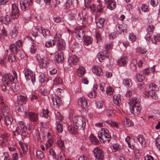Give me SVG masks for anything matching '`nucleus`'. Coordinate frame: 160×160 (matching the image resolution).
Here are the masks:
<instances>
[{
	"label": "nucleus",
	"instance_id": "obj_19",
	"mask_svg": "<svg viewBox=\"0 0 160 160\" xmlns=\"http://www.w3.org/2000/svg\"><path fill=\"white\" fill-rule=\"evenodd\" d=\"M78 102L79 105L84 108H87L88 106L87 100L83 97L80 98L78 100Z\"/></svg>",
	"mask_w": 160,
	"mask_h": 160
},
{
	"label": "nucleus",
	"instance_id": "obj_56",
	"mask_svg": "<svg viewBox=\"0 0 160 160\" xmlns=\"http://www.w3.org/2000/svg\"><path fill=\"white\" fill-rule=\"evenodd\" d=\"M129 39L132 42H134L136 39L135 36L132 33H130L129 36Z\"/></svg>",
	"mask_w": 160,
	"mask_h": 160
},
{
	"label": "nucleus",
	"instance_id": "obj_35",
	"mask_svg": "<svg viewBox=\"0 0 160 160\" xmlns=\"http://www.w3.org/2000/svg\"><path fill=\"white\" fill-rule=\"evenodd\" d=\"M56 128L59 133H61L63 131L62 124L60 123L59 122L57 121L56 122Z\"/></svg>",
	"mask_w": 160,
	"mask_h": 160
},
{
	"label": "nucleus",
	"instance_id": "obj_61",
	"mask_svg": "<svg viewBox=\"0 0 160 160\" xmlns=\"http://www.w3.org/2000/svg\"><path fill=\"white\" fill-rule=\"evenodd\" d=\"M141 9L142 11L143 12H146L148 11V9L147 6L144 4H143L142 5L141 7Z\"/></svg>",
	"mask_w": 160,
	"mask_h": 160
},
{
	"label": "nucleus",
	"instance_id": "obj_42",
	"mask_svg": "<svg viewBox=\"0 0 160 160\" xmlns=\"http://www.w3.org/2000/svg\"><path fill=\"white\" fill-rule=\"evenodd\" d=\"M41 31L43 36L44 37L49 36L50 34V31L47 29H43L41 28Z\"/></svg>",
	"mask_w": 160,
	"mask_h": 160
},
{
	"label": "nucleus",
	"instance_id": "obj_46",
	"mask_svg": "<svg viewBox=\"0 0 160 160\" xmlns=\"http://www.w3.org/2000/svg\"><path fill=\"white\" fill-rule=\"evenodd\" d=\"M53 81L55 84H61L62 83V79L58 76L56 77Z\"/></svg>",
	"mask_w": 160,
	"mask_h": 160
},
{
	"label": "nucleus",
	"instance_id": "obj_49",
	"mask_svg": "<svg viewBox=\"0 0 160 160\" xmlns=\"http://www.w3.org/2000/svg\"><path fill=\"white\" fill-rule=\"evenodd\" d=\"M137 80L140 82H142L144 78V76L142 74H141L140 73H138L136 76Z\"/></svg>",
	"mask_w": 160,
	"mask_h": 160
},
{
	"label": "nucleus",
	"instance_id": "obj_62",
	"mask_svg": "<svg viewBox=\"0 0 160 160\" xmlns=\"http://www.w3.org/2000/svg\"><path fill=\"white\" fill-rule=\"evenodd\" d=\"M154 27L152 25H151L148 26L147 29V31L148 32L152 33Z\"/></svg>",
	"mask_w": 160,
	"mask_h": 160
},
{
	"label": "nucleus",
	"instance_id": "obj_28",
	"mask_svg": "<svg viewBox=\"0 0 160 160\" xmlns=\"http://www.w3.org/2000/svg\"><path fill=\"white\" fill-rule=\"evenodd\" d=\"M85 71L84 67H79L77 71V75L79 77H82L83 76Z\"/></svg>",
	"mask_w": 160,
	"mask_h": 160
},
{
	"label": "nucleus",
	"instance_id": "obj_16",
	"mask_svg": "<svg viewBox=\"0 0 160 160\" xmlns=\"http://www.w3.org/2000/svg\"><path fill=\"white\" fill-rule=\"evenodd\" d=\"M64 60L63 54L61 52L56 53L55 56L54 61L58 63H61Z\"/></svg>",
	"mask_w": 160,
	"mask_h": 160
},
{
	"label": "nucleus",
	"instance_id": "obj_48",
	"mask_svg": "<svg viewBox=\"0 0 160 160\" xmlns=\"http://www.w3.org/2000/svg\"><path fill=\"white\" fill-rule=\"evenodd\" d=\"M36 156L38 158L41 159L44 158V155L42 152L37 151L36 152Z\"/></svg>",
	"mask_w": 160,
	"mask_h": 160
},
{
	"label": "nucleus",
	"instance_id": "obj_5",
	"mask_svg": "<svg viewBox=\"0 0 160 160\" xmlns=\"http://www.w3.org/2000/svg\"><path fill=\"white\" fill-rule=\"evenodd\" d=\"M148 86L149 90L145 94L144 97L150 98L155 100H157L158 97L155 93V91L157 88V86L154 83H152L150 84Z\"/></svg>",
	"mask_w": 160,
	"mask_h": 160
},
{
	"label": "nucleus",
	"instance_id": "obj_17",
	"mask_svg": "<svg viewBox=\"0 0 160 160\" xmlns=\"http://www.w3.org/2000/svg\"><path fill=\"white\" fill-rule=\"evenodd\" d=\"M72 32L73 34H75L76 37L79 39L82 38H84L85 37L84 31L81 29L75 31V32Z\"/></svg>",
	"mask_w": 160,
	"mask_h": 160
},
{
	"label": "nucleus",
	"instance_id": "obj_3",
	"mask_svg": "<svg viewBox=\"0 0 160 160\" xmlns=\"http://www.w3.org/2000/svg\"><path fill=\"white\" fill-rule=\"evenodd\" d=\"M18 127L15 130L13 131V133L15 136L19 135L22 133L21 136L23 140L24 139H29V135L25 132L26 128L25 125L23 122L19 121L17 123Z\"/></svg>",
	"mask_w": 160,
	"mask_h": 160
},
{
	"label": "nucleus",
	"instance_id": "obj_51",
	"mask_svg": "<svg viewBox=\"0 0 160 160\" xmlns=\"http://www.w3.org/2000/svg\"><path fill=\"white\" fill-rule=\"evenodd\" d=\"M114 91V89L111 87H108L106 89V93L108 95H111L113 94Z\"/></svg>",
	"mask_w": 160,
	"mask_h": 160
},
{
	"label": "nucleus",
	"instance_id": "obj_8",
	"mask_svg": "<svg viewBox=\"0 0 160 160\" xmlns=\"http://www.w3.org/2000/svg\"><path fill=\"white\" fill-rule=\"evenodd\" d=\"M25 118H29L30 120L33 122L37 121L38 119V114L32 112L25 111L24 112Z\"/></svg>",
	"mask_w": 160,
	"mask_h": 160
},
{
	"label": "nucleus",
	"instance_id": "obj_40",
	"mask_svg": "<svg viewBox=\"0 0 160 160\" xmlns=\"http://www.w3.org/2000/svg\"><path fill=\"white\" fill-rule=\"evenodd\" d=\"M46 76V75L45 73H40L38 77L39 82L41 83L43 82L45 80Z\"/></svg>",
	"mask_w": 160,
	"mask_h": 160
},
{
	"label": "nucleus",
	"instance_id": "obj_25",
	"mask_svg": "<svg viewBox=\"0 0 160 160\" xmlns=\"http://www.w3.org/2000/svg\"><path fill=\"white\" fill-rule=\"evenodd\" d=\"M105 19L102 18H99L96 22V24L98 27L102 28L103 26Z\"/></svg>",
	"mask_w": 160,
	"mask_h": 160
},
{
	"label": "nucleus",
	"instance_id": "obj_41",
	"mask_svg": "<svg viewBox=\"0 0 160 160\" xmlns=\"http://www.w3.org/2000/svg\"><path fill=\"white\" fill-rule=\"evenodd\" d=\"M136 52L141 54H145L148 53V52L147 50L144 48H137Z\"/></svg>",
	"mask_w": 160,
	"mask_h": 160
},
{
	"label": "nucleus",
	"instance_id": "obj_7",
	"mask_svg": "<svg viewBox=\"0 0 160 160\" xmlns=\"http://www.w3.org/2000/svg\"><path fill=\"white\" fill-rule=\"evenodd\" d=\"M37 60L39 67L41 68H47L49 64L50 60L47 58L41 57L39 56L36 57Z\"/></svg>",
	"mask_w": 160,
	"mask_h": 160
},
{
	"label": "nucleus",
	"instance_id": "obj_38",
	"mask_svg": "<svg viewBox=\"0 0 160 160\" xmlns=\"http://www.w3.org/2000/svg\"><path fill=\"white\" fill-rule=\"evenodd\" d=\"M55 44V41L52 40H48L45 42V45L47 48H50L54 46Z\"/></svg>",
	"mask_w": 160,
	"mask_h": 160
},
{
	"label": "nucleus",
	"instance_id": "obj_21",
	"mask_svg": "<svg viewBox=\"0 0 160 160\" xmlns=\"http://www.w3.org/2000/svg\"><path fill=\"white\" fill-rule=\"evenodd\" d=\"M128 58L126 56H123L118 61V65L121 66H126L128 62Z\"/></svg>",
	"mask_w": 160,
	"mask_h": 160
},
{
	"label": "nucleus",
	"instance_id": "obj_26",
	"mask_svg": "<svg viewBox=\"0 0 160 160\" xmlns=\"http://www.w3.org/2000/svg\"><path fill=\"white\" fill-rule=\"evenodd\" d=\"M107 8L111 10L114 9L116 7V3L113 0H110L108 2Z\"/></svg>",
	"mask_w": 160,
	"mask_h": 160
},
{
	"label": "nucleus",
	"instance_id": "obj_9",
	"mask_svg": "<svg viewBox=\"0 0 160 160\" xmlns=\"http://www.w3.org/2000/svg\"><path fill=\"white\" fill-rule=\"evenodd\" d=\"M19 12L17 7V4L16 3H14L12 5L11 16L13 19H15L19 17Z\"/></svg>",
	"mask_w": 160,
	"mask_h": 160
},
{
	"label": "nucleus",
	"instance_id": "obj_6",
	"mask_svg": "<svg viewBox=\"0 0 160 160\" xmlns=\"http://www.w3.org/2000/svg\"><path fill=\"white\" fill-rule=\"evenodd\" d=\"M23 73L27 81L31 80L34 84L36 81L35 74V73L30 69L26 68L23 71Z\"/></svg>",
	"mask_w": 160,
	"mask_h": 160
},
{
	"label": "nucleus",
	"instance_id": "obj_18",
	"mask_svg": "<svg viewBox=\"0 0 160 160\" xmlns=\"http://www.w3.org/2000/svg\"><path fill=\"white\" fill-rule=\"evenodd\" d=\"M57 46L58 50H64L66 48V43L65 41L63 39H61L57 42Z\"/></svg>",
	"mask_w": 160,
	"mask_h": 160
},
{
	"label": "nucleus",
	"instance_id": "obj_20",
	"mask_svg": "<svg viewBox=\"0 0 160 160\" xmlns=\"http://www.w3.org/2000/svg\"><path fill=\"white\" fill-rule=\"evenodd\" d=\"M8 39V33L4 28L2 29L0 33V39L1 41H5Z\"/></svg>",
	"mask_w": 160,
	"mask_h": 160
},
{
	"label": "nucleus",
	"instance_id": "obj_27",
	"mask_svg": "<svg viewBox=\"0 0 160 160\" xmlns=\"http://www.w3.org/2000/svg\"><path fill=\"white\" fill-rule=\"evenodd\" d=\"M114 103L117 106H118L119 103L121 102V96L119 95H115L113 96Z\"/></svg>",
	"mask_w": 160,
	"mask_h": 160
},
{
	"label": "nucleus",
	"instance_id": "obj_53",
	"mask_svg": "<svg viewBox=\"0 0 160 160\" xmlns=\"http://www.w3.org/2000/svg\"><path fill=\"white\" fill-rule=\"evenodd\" d=\"M61 35L60 34L58 33H57L54 36L53 38V39L52 40H53L54 41H55V42L56 41H58L59 40H61Z\"/></svg>",
	"mask_w": 160,
	"mask_h": 160
},
{
	"label": "nucleus",
	"instance_id": "obj_29",
	"mask_svg": "<svg viewBox=\"0 0 160 160\" xmlns=\"http://www.w3.org/2000/svg\"><path fill=\"white\" fill-rule=\"evenodd\" d=\"M41 27L40 26H37L35 28L33 29L32 32V36L35 38L38 36V32L41 31Z\"/></svg>",
	"mask_w": 160,
	"mask_h": 160
},
{
	"label": "nucleus",
	"instance_id": "obj_60",
	"mask_svg": "<svg viewBox=\"0 0 160 160\" xmlns=\"http://www.w3.org/2000/svg\"><path fill=\"white\" fill-rule=\"evenodd\" d=\"M136 59H134L133 60L131 64V69L134 70L136 68Z\"/></svg>",
	"mask_w": 160,
	"mask_h": 160
},
{
	"label": "nucleus",
	"instance_id": "obj_63",
	"mask_svg": "<svg viewBox=\"0 0 160 160\" xmlns=\"http://www.w3.org/2000/svg\"><path fill=\"white\" fill-rule=\"evenodd\" d=\"M150 4L152 6L155 7L158 5V0H151Z\"/></svg>",
	"mask_w": 160,
	"mask_h": 160
},
{
	"label": "nucleus",
	"instance_id": "obj_58",
	"mask_svg": "<svg viewBox=\"0 0 160 160\" xmlns=\"http://www.w3.org/2000/svg\"><path fill=\"white\" fill-rule=\"evenodd\" d=\"M135 156L136 158L139 159L141 156V152L138 149H136L134 151Z\"/></svg>",
	"mask_w": 160,
	"mask_h": 160
},
{
	"label": "nucleus",
	"instance_id": "obj_23",
	"mask_svg": "<svg viewBox=\"0 0 160 160\" xmlns=\"http://www.w3.org/2000/svg\"><path fill=\"white\" fill-rule=\"evenodd\" d=\"M17 98V102L18 104L20 105H22L23 104H25L27 100L26 97L22 95L18 96Z\"/></svg>",
	"mask_w": 160,
	"mask_h": 160
},
{
	"label": "nucleus",
	"instance_id": "obj_37",
	"mask_svg": "<svg viewBox=\"0 0 160 160\" xmlns=\"http://www.w3.org/2000/svg\"><path fill=\"white\" fill-rule=\"evenodd\" d=\"M139 107L136 106H132L130 107V109L131 112L134 114H138V112H139Z\"/></svg>",
	"mask_w": 160,
	"mask_h": 160
},
{
	"label": "nucleus",
	"instance_id": "obj_34",
	"mask_svg": "<svg viewBox=\"0 0 160 160\" xmlns=\"http://www.w3.org/2000/svg\"><path fill=\"white\" fill-rule=\"evenodd\" d=\"M113 43L110 42L106 44L105 48L106 53H108L112 47Z\"/></svg>",
	"mask_w": 160,
	"mask_h": 160
},
{
	"label": "nucleus",
	"instance_id": "obj_22",
	"mask_svg": "<svg viewBox=\"0 0 160 160\" xmlns=\"http://www.w3.org/2000/svg\"><path fill=\"white\" fill-rule=\"evenodd\" d=\"M122 124H123L125 127H129L132 126L133 124L132 121L128 118H124L122 121Z\"/></svg>",
	"mask_w": 160,
	"mask_h": 160
},
{
	"label": "nucleus",
	"instance_id": "obj_43",
	"mask_svg": "<svg viewBox=\"0 0 160 160\" xmlns=\"http://www.w3.org/2000/svg\"><path fill=\"white\" fill-rule=\"evenodd\" d=\"M42 139L43 140H54L55 138L52 136V134L50 132H48L46 136H42Z\"/></svg>",
	"mask_w": 160,
	"mask_h": 160
},
{
	"label": "nucleus",
	"instance_id": "obj_12",
	"mask_svg": "<svg viewBox=\"0 0 160 160\" xmlns=\"http://www.w3.org/2000/svg\"><path fill=\"white\" fill-rule=\"evenodd\" d=\"M52 100L54 107L59 108L62 104V102L61 98L58 97H52Z\"/></svg>",
	"mask_w": 160,
	"mask_h": 160
},
{
	"label": "nucleus",
	"instance_id": "obj_55",
	"mask_svg": "<svg viewBox=\"0 0 160 160\" xmlns=\"http://www.w3.org/2000/svg\"><path fill=\"white\" fill-rule=\"evenodd\" d=\"M99 138L100 139H103V138L105 137L106 138H109L111 137V135H109V133H108L105 134H103L102 135H101V136H98Z\"/></svg>",
	"mask_w": 160,
	"mask_h": 160
},
{
	"label": "nucleus",
	"instance_id": "obj_10",
	"mask_svg": "<svg viewBox=\"0 0 160 160\" xmlns=\"http://www.w3.org/2000/svg\"><path fill=\"white\" fill-rule=\"evenodd\" d=\"M93 152L94 156L97 160H103L104 153L102 149L97 147L94 149Z\"/></svg>",
	"mask_w": 160,
	"mask_h": 160
},
{
	"label": "nucleus",
	"instance_id": "obj_32",
	"mask_svg": "<svg viewBox=\"0 0 160 160\" xmlns=\"http://www.w3.org/2000/svg\"><path fill=\"white\" fill-rule=\"evenodd\" d=\"M10 157L6 152L0 153V160H10Z\"/></svg>",
	"mask_w": 160,
	"mask_h": 160
},
{
	"label": "nucleus",
	"instance_id": "obj_33",
	"mask_svg": "<svg viewBox=\"0 0 160 160\" xmlns=\"http://www.w3.org/2000/svg\"><path fill=\"white\" fill-rule=\"evenodd\" d=\"M117 30L118 31V30H121L124 33V32H126V31L128 29V26L127 25L125 24H123L122 25H120L119 26H117Z\"/></svg>",
	"mask_w": 160,
	"mask_h": 160
},
{
	"label": "nucleus",
	"instance_id": "obj_47",
	"mask_svg": "<svg viewBox=\"0 0 160 160\" xmlns=\"http://www.w3.org/2000/svg\"><path fill=\"white\" fill-rule=\"evenodd\" d=\"M3 22L5 24H9L11 22L9 16L6 15L3 18Z\"/></svg>",
	"mask_w": 160,
	"mask_h": 160
},
{
	"label": "nucleus",
	"instance_id": "obj_2",
	"mask_svg": "<svg viewBox=\"0 0 160 160\" xmlns=\"http://www.w3.org/2000/svg\"><path fill=\"white\" fill-rule=\"evenodd\" d=\"M12 75H10L6 74L2 77V83L3 85H8L9 82H11L14 85H15V88L14 89V91H17L19 89V87L18 85L14 84L15 80L17 78V75L16 72L14 70L12 71Z\"/></svg>",
	"mask_w": 160,
	"mask_h": 160
},
{
	"label": "nucleus",
	"instance_id": "obj_24",
	"mask_svg": "<svg viewBox=\"0 0 160 160\" xmlns=\"http://www.w3.org/2000/svg\"><path fill=\"white\" fill-rule=\"evenodd\" d=\"M19 145L23 151V153L24 155L27 154V152L28 151V145L26 143H24L22 141H20L19 142Z\"/></svg>",
	"mask_w": 160,
	"mask_h": 160
},
{
	"label": "nucleus",
	"instance_id": "obj_13",
	"mask_svg": "<svg viewBox=\"0 0 160 160\" xmlns=\"http://www.w3.org/2000/svg\"><path fill=\"white\" fill-rule=\"evenodd\" d=\"M128 103L130 107L133 106L139 107L140 105V102L138 99L136 98H133L130 99Z\"/></svg>",
	"mask_w": 160,
	"mask_h": 160
},
{
	"label": "nucleus",
	"instance_id": "obj_30",
	"mask_svg": "<svg viewBox=\"0 0 160 160\" xmlns=\"http://www.w3.org/2000/svg\"><path fill=\"white\" fill-rule=\"evenodd\" d=\"M18 31L16 28H13L10 32L9 34L12 38H15L17 35Z\"/></svg>",
	"mask_w": 160,
	"mask_h": 160
},
{
	"label": "nucleus",
	"instance_id": "obj_59",
	"mask_svg": "<svg viewBox=\"0 0 160 160\" xmlns=\"http://www.w3.org/2000/svg\"><path fill=\"white\" fill-rule=\"evenodd\" d=\"M57 144L62 150L64 149V146L62 141H58Z\"/></svg>",
	"mask_w": 160,
	"mask_h": 160
},
{
	"label": "nucleus",
	"instance_id": "obj_44",
	"mask_svg": "<svg viewBox=\"0 0 160 160\" xmlns=\"http://www.w3.org/2000/svg\"><path fill=\"white\" fill-rule=\"evenodd\" d=\"M72 64L74 65H77L78 62V57L75 55H73L72 57Z\"/></svg>",
	"mask_w": 160,
	"mask_h": 160
},
{
	"label": "nucleus",
	"instance_id": "obj_14",
	"mask_svg": "<svg viewBox=\"0 0 160 160\" xmlns=\"http://www.w3.org/2000/svg\"><path fill=\"white\" fill-rule=\"evenodd\" d=\"M88 16L86 14H85L84 16L82 12H79L78 14V20L79 21L80 23L82 24H84L86 23L87 21Z\"/></svg>",
	"mask_w": 160,
	"mask_h": 160
},
{
	"label": "nucleus",
	"instance_id": "obj_64",
	"mask_svg": "<svg viewBox=\"0 0 160 160\" xmlns=\"http://www.w3.org/2000/svg\"><path fill=\"white\" fill-rule=\"evenodd\" d=\"M152 41L153 42H160V35H158L157 36H154L152 38Z\"/></svg>",
	"mask_w": 160,
	"mask_h": 160
},
{
	"label": "nucleus",
	"instance_id": "obj_36",
	"mask_svg": "<svg viewBox=\"0 0 160 160\" xmlns=\"http://www.w3.org/2000/svg\"><path fill=\"white\" fill-rule=\"evenodd\" d=\"M9 48L11 51L14 53H17L19 50V48L14 44H11Z\"/></svg>",
	"mask_w": 160,
	"mask_h": 160
},
{
	"label": "nucleus",
	"instance_id": "obj_45",
	"mask_svg": "<svg viewBox=\"0 0 160 160\" xmlns=\"http://www.w3.org/2000/svg\"><path fill=\"white\" fill-rule=\"evenodd\" d=\"M16 60L15 55L14 54H10L9 55L8 58V60L9 62H15Z\"/></svg>",
	"mask_w": 160,
	"mask_h": 160
},
{
	"label": "nucleus",
	"instance_id": "obj_4",
	"mask_svg": "<svg viewBox=\"0 0 160 160\" xmlns=\"http://www.w3.org/2000/svg\"><path fill=\"white\" fill-rule=\"evenodd\" d=\"M1 111L4 112V123L7 126L11 124L13 121V118L11 112L9 110V108L7 106H3L1 107Z\"/></svg>",
	"mask_w": 160,
	"mask_h": 160
},
{
	"label": "nucleus",
	"instance_id": "obj_11",
	"mask_svg": "<svg viewBox=\"0 0 160 160\" xmlns=\"http://www.w3.org/2000/svg\"><path fill=\"white\" fill-rule=\"evenodd\" d=\"M20 4L21 8L22 10H24L28 8L32 4V0H21L20 1Z\"/></svg>",
	"mask_w": 160,
	"mask_h": 160
},
{
	"label": "nucleus",
	"instance_id": "obj_39",
	"mask_svg": "<svg viewBox=\"0 0 160 160\" xmlns=\"http://www.w3.org/2000/svg\"><path fill=\"white\" fill-rule=\"evenodd\" d=\"M92 38L89 36H85L84 39V42L86 45H88L92 43Z\"/></svg>",
	"mask_w": 160,
	"mask_h": 160
},
{
	"label": "nucleus",
	"instance_id": "obj_57",
	"mask_svg": "<svg viewBox=\"0 0 160 160\" xmlns=\"http://www.w3.org/2000/svg\"><path fill=\"white\" fill-rule=\"evenodd\" d=\"M55 117L56 119L61 120L62 118V117L60 113L56 111L55 112Z\"/></svg>",
	"mask_w": 160,
	"mask_h": 160
},
{
	"label": "nucleus",
	"instance_id": "obj_15",
	"mask_svg": "<svg viewBox=\"0 0 160 160\" xmlns=\"http://www.w3.org/2000/svg\"><path fill=\"white\" fill-rule=\"evenodd\" d=\"M92 72L97 76H101L103 74V72L100 67L95 65L92 68Z\"/></svg>",
	"mask_w": 160,
	"mask_h": 160
},
{
	"label": "nucleus",
	"instance_id": "obj_52",
	"mask_svg": "<svg viewBox=\"0 0 160 160\" xmlns=\"http://www.w3.org/2000/svg\"><path fill=\"white\" fill-rule=\"evenodd\" d=\"M97 57L98 60L100 62H102V61L105 59V57L103 55V52H100L97 55Z\"/></svg>",
	"mask_w": 160,
	"mask_h": 160
},
{
	"label": "nucleus",
	"instance_id": "obj_31",
	"mask_svg": "<svg viewBox=\"0 0 160 160\" xmlns=\"http://www.w3.org/2000/svg\"><path fill=\"white\" fill-rule=\"evenodd\" d=\"M123 83L127 87H130L132 86L131 80L130 78H126L124 79Z\"/></svg>",
	"mask_w": 160,
	"mask_h": 160
},
{
	"label": "nucleus",
	"instance_id": "obj_1",
	"mask_svg": "<svg viewBox=\"0 0 160 160\" xmlns=\"http://www.w3.org/2000/svg\"><path fill=\"white\" fill-rule=\"evenodd\" d=\"M71 122V133L74 134L77 133V129L83 130L86 125L84 119L81 117H72Z\"/></svg>",
	"mask_w": 160,
	"mask_h": 160
},
{
	"label": "nucleus",
	"instance_id": "obj_50",
	"mask_svg": "<svg viewBox=\"0 0 160 160\" xmlns=\"http://www.w3.org/2000/svg\"><path fill=\"white\" fill-rule=\"evenodd\" d=\"M111 148L113 152H116L119 149L120 146L118 144L115 143L112 145Z\"/></svg>",
	"mask_w": 160,
	"mask_h": 160
},
{
	"label": "nucleus",
	"instance_id": "obj_54",
	"mask_svg": "<svg viewBox=\"0 0 160 160\" xmlns=\"http://www.w3.org/2000/svg\"><path fill=\"white\" fill-rule=\"evenodd\" d=\"M48 113L49 111L48 110H43L42 113V116L45 118H47L48 120H49L50 118H49L48 116Z\"/></svg>",
	"mask_w": 160,
	"mask_h": 160
}]
</instances>
